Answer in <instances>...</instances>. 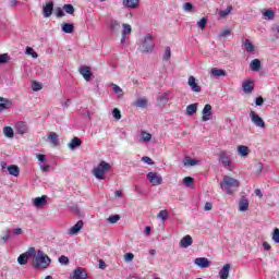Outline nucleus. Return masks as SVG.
<instances>
[{
	"instance_id": "nucleus-1",
	"label": "nucleus",
	"mask_w": 279,
	"mask_h": 279,
	"mask_svg": "<svg viewBox=\"0 0 279 279\" xmlns=\"http://www.w3.org/2000/svg\"><path fill=\"white\" fill-rule=\"evenodd\" d=\"M240 186L241 182L229 175H225L220 182V189H222L227 195H234Z\"/></svg>"
},
{
	"instance_id": "nucleus-2",
	"label": "nucleus",
	"mask_w": 279,
	"mask_h": 279,
	"mask_svg": "<svg viewBox=\"0 0 279 279\" xmlns=\"http://www.w3.org/2000/svg\"><path fill=\"white\" fill-rule=\"evenodd\" d=\"M51 265V258H49L45 252L38 251L33 255V267L34 269H47Z\"/></svg>"
},
{
	"instance_id": "nucleus-3",
	"label": "nucleus",
	"mask_w": 279,
	"mask_h": 279,
	"mask_svg": "<svg viewBox=\"0 0 279 279\" xmlns=\"http://www.w3.org/2000/svg\"><path fill=\"white\" fill-rule=\"evenodd\" d=\"M109 171H112V166L102 160L93 169V175L96 180H106V174L109 173Z\"/></svg>"
},
{
	"instance_id": "nucleus-4",
	"label": "nucleus",
	"mask_w": 279,
	"mask_h": 279,
	"mask_svg": "<svg viewBox=\"0 0 279 279\" xmlns=\"http://www.w3.org/2000/svg\"><path fill=\"white\" fill-rule=\"evenodd\" d=\"M218 160L219 162H221L225 169H230V167L232 166V159L230 158V153H228L227 150L219 151Z\"/></svg>"
},
{
	"instance_id": "nucleus-5",
	"label": "nucleus",
	"mask_w": 279,
	"mask_h": 279,
	"mask_svg": "<svg viewBox=\"0 0 279 279\" xmlns=\"http://www.w3.org/2000/svg\"><path fill=\"white\" fill-rule=\"evenodd\" d=\"M35 254H36V248L29 247L25 253L21 254L17 257L19 265H27V262L29 260V258L35 256Z\"/></svg>"
},
{
	"instance_id": "nucleus-6",
	"label": "nucleus",
	"mask_w": 279,
	"mask_h": 279,
	"mask_svg": "<svg viewBox=\"0 0 279 279\" xmlns=\"http://www.w3.org/2000/svg\"><path fill=\"white\" fill-rule=\"evenodd\" d=\"M155 46L156 44L154 43V37H151V34H147L142 44L143 51L145 53H149V51H151Z\"/></svg>"
},
{
	"instance_id": "nucleus-7",
	"label": "nucleus",
	"mask_w": 279,
	"mask_h": 279,
	"mask_svg": "<svg viewBox=\"0 0 279 279\" xmlns=\"http://www.w3.org/2000/svg\"><path fill=\"white\" fill-rule=\"evenodd\" d=\"M248 117L253 125H255V128H260V129L265 128V120H263V118H260V116H258L256 111H251L248 113Z\"/></svg>"
},
{
	"instance_id": "nucleus-8",
	"label": "nucleus",
	"mask_w": 279,
	"mask_h": 279,
	"mask_svg": "<svg viewBox=\"0 0 279 279\" xmlns=\"http://www.w3.org/2000/svg\"><path fill=\"white\" fill-rule=\"evenodd\" d=\"M146 178L153 186H160L162 184V177L158 172H148Z\"/></svg>"
},
{
	"instance_id": "nucleus-9",
	"label": "nucleus",
	"mask_w": 279,
	"mask_h": 279,
	"mask_svg": "<svg viewBox=\"0 0 279 279\" xmlns=\"http://www.w3.org/2000/svg\"><path fill=\"white\" fill-rule=\"evenodd\" d=\"M202 114V121H210L213 119V106L210 104L205 105Z\"/></svg>"
},
{
	"instance_id": "nucleus-10",
	"label": "nucleus",
	"mask_w": 279,
	"mask_h": 279,
	"mask_svg": "<svg viewBox=\"0 0 279 279\" xmlns=\"http://www.w3.org/2000/svg\"><path fill=\"white\" fill-rule=\"evenodd\" d=\"M250 210V199L246 196H241L239 201V211L247 213Z\"/></svg>"
},
{
	"instance_id": "nucleus-11",
	"label": "nucleus",
	"mask_w": 279,
	"mask_h": 279,
	"mask_svg": "<svg viewBox=\"0 0 279 279\" xmlns=\"http://www.w3.org/2000/svg\"><path fill=\"white\" fill-rule=\"evenodd\" d=\"M78 73H80L81 75H83V77H84V80H85L86 82H90V80H92V77H93V72H90V66H86V65L81 66V68L78 69Z\"/></svg>"
},
{
	"instance_id": "nucleus-12",
	"label": "nucleus",
	"mask_w": 279,
	"mask_h": 279,
	"mask_svg": "<svg viewBox=\"0 0 279 279\" xmlns=\"http://www.w3.org/2000/svg\"><path fill=\"white\" fill-rule=\"evenodd\" d=\"M82 228H84V221L82 220H78L72 228H70L68 230V234L70 236H73L75 234H78L80 233V230H82Z\"/></svg>"
},
{
	"instance_id": "nucleus-13",
	"label": "nucleus",
	"mask_w": 279,
	"mask_h": 279,
	"mask_svg": "<svg viewBox=\"0 0 279 279\" xmlns=\"http://www.w3.org/2000/svg\"><path fill=\"white\" fill-rule=\"evenodd\" d=\"M88 278V274L86 272V269L82 267H77L74 272L72 279H86Z\"/></svg>"
},
{
	"instance_id": "nucleus-14",
	"label": "nucleus",
	"mask_w": 279,
	"mask_h": 279,
	"mask_svg": "<svg viewBox=\"0 0 279 279\" xmlns=\"http://www.w3.org/2000/svg\"><path fill=\"white\" fill-rule=\"evenodd\" d=\"M195 265H197V267H201V269H206L208 267H210V260H208V258L206 257H197L194 260Z\"/></svg>"
},
{
	"instance_id": "nucleus-15",
	"label": "nucleus",
	"mask_w": 279,
	"mask_h": 279,
	"mask_svg": "<svg viewBox=\"0 0 279 279\" xmlns=\"http://www.w3.org/2000/svg\"><path fill=\"white\" fill-rule=\"evenodd\" d=\"M187 84L193 93H202V86H199L197 82H195V76H190Z\"/></svg>"
},
{
	"instance_id": "nucleus-16",
	"label": "nucleus",
	"mask_w": 279,
	"mask_h": 279,
	"mask_svg": "<svg viewBox=\"0 0 279 279\" xmlns=\"http://www.w3.org/2000/svg\"><path fill=\"white\" fill-rule=\"evenodd\" d=\"M35 208H44L47 205V196L36 197L33 199Z\"/></svg>"
},
{
	"instance_id": "nucleus-17",
	"label": "nucleus",
	"mask_w": 279,
	"mask_h": 279,
	"mask_svg": "<svg viewBox=\"0 0 279 279\" xmlns=\"http://www.w3.org/2000/svg\"><path fill=\"white\" fill-rule=\"evenodd\" d=\"M28 130L29 129L27 128V123L25 122H17L15 124V131L17 134H21V135L27 134Z\"/></svg>"
},
{
	"instance_id": "nucleus-18",
	"label": "nucleus",
	"mask_w": 279,
	"mask_h": 279,
	"mask_svg": "<svg viewBox=\"0 0 279 279\" xmlns=\"http://www.w3.org/2000/svg\"><path fill=\"white\" fill-rule=\"evenodd\" d=\"M53 14V2H48L44 8H43V15L45 19H49Z\"/></svg>"
},
{
	"instance_id": "nucleus-19",
	"label": "nucleus",
	"mask_w": 279,
	"mask_h": 279,
	"mask_svg": "<svg viewBox=\"0 0 279 279\" xmlns=\"http://www.w3.org/2000/svg\"><path fill=\"white\" fill-rule=\"evenodd\" d=\"M12 108V100L8 98L0 97V111L10 110Z\"/></svg>"
},
{
	"instance_id": "nucleus-20",
	"label": "nucleus",
	"mask_w": 279,
	"mask_h": 279,
	"mask_svg": "<svg viewBox=\"0 0 279 279\" xmlns=\"http://www.w3.org/2000/svg\"><path fill=\"white\" fill-rule=\"evenodd\" d=\"M193 245V238L191 235H185L180 241V247L186 248Z\"/></svg>"
},
{
	"instance_id": "nucleus-21",
	"label": "nucleus",
	"mask_w": 279,
	"mask_h": 279,
	"mask_svg": "<svg viewBox=\"0 0 279 279\" xmlns=\"http://www.w3.org/2000/svg\"><path fill=\"white\" fill-rule=\"evenodd\" d=\"M61 32L64 34H73V32H75V26L71 23L63 22L61 24Z\"/></svg>"
},
{
	"instance_id": "nucleus-22",
	"label": "nucleus",
	"mask_w": 279,
	"mask_h": 279,
	"mask_svg": "<svg viewBox=\"0 0 279 279\" xmlns=\"http://www.w3.org/2000/svg\"><path fill=\"white\" fill-rule=\"evenodd\" d=\"M230 264H226L219 271V277L220 279H228V277L230 276Z\"/></svg>"
},
{
	"instance_id": "nucleus-23",
	"label": "nucleus",
	"mask_w": 279,
	"mask_h": 279,
	"mask_svg": "<svg viewBox=\"0 0 279 279\" xmlns=\"http://www.w3.org/2000/svg\"><path fill=\"white\" fill-rule=\"evenodd\" d=\"M210 75H213V77H226V75H228V72H226V70L214 68L210 70Z\"/></svg>"
},
{
	"instance_id": "nucleus-24",
	"label": "nucleus",
	"mask_w": 279,
	"mask_h": 279,
	"mask_svg": "<svg viewBox=\"0 0 279 279\" xmlns=\"http://www.w3.org/2000/svg\"><path fill=\"white\" fill-rule=\"evenodd\" d=\"M48 138L53 147H58V145L60 144V140L58 138V133L56 132H50L48 135Z\"/></svg>"
},
{
	"instance_id": "nucleus-25",
	"label": "nucleus",
	"mask_w": 279,
	"mask_h": 279,
	"mask_svg": "<svg viewBox=\"0 0 279 279\" xmlns=\"http://www.w3.org/2000/svg\"><path fill=\"white\" fill-rule=\"evenodd\" d=\"M82 146V140H80L78 137H74L71 140V142L68 144V147L70 149H77V147Z\"/></svg>"
},
{
	"instance_id": "nucleus-26",
	"label": "nucleus",
	"mask_w": 279,
	"mask_h": 279,
	"mask_svg": "<svg viewBox=\"0 0 279 279\" xmlns=\"http://www.w3.org/2000/svg\"><path fill=\"white\" fill-rule=\"evenodd\" d=\"M8 171L10 173V175H14V178H19V175L21 173V168H19V166H15V165H10L8 167Z\"/></svg>"
},
{
	"instance_id": "nucleus-27",
	"label": "nucleus",
	"mask_w": 279,
	"mask_h": 279,
	"mask_svg": "<svg viewBox=\"0 0 279 279\" xmlns=\"http://www.w3.org/2000/svg\"><path fill=\"white\" fill-rule=\"evenodd\" d=\"M122 5H124V8H131V10H134L138 8V0H123Z\"/></svg>"
},
{
	"instance_id": "nucleus-28",
	"label": "nucleus",
	"mask_w": 279,
	"mask_h": 279,
	"mask_svg": "<svg viewBox=\"0 0 279 279\" xmlns=\"http://www.w3.org/2000/svg\"><path fill=\"white\" fill-rule=\"evenodd\" d=\"M242 87H243L244 93H252V90H254V82L245 81L242 84Z\"/></svg>"
},
{
	"instance_id": "nucleus-29",
	"label": "nucleus",
	"mask_w": 279,
	"mask_h": 279,
	"mask_svg": "<svg viewBox=\"0 0 279 279\" xmlns=\"http://www.w3.org/2000/svg\"><path fill=\"white\" fill-rule=\"evenodd\" d=\"M109 27H110L111 32H119L121 29V22H119L117 20H111Z\"/></svg>"
},
{
	"instance_id": "nucleus-30",
	"label": "nucleus",
	"mask_w": 279,
	"mask_h": 279,
	"mask_svg": "<svg viewBox=\"0 0 279 279\" xmlns=\"http://www.w3.org/2000/svg\"><path fill=\"white\" fill-rule=\"evenodd\" d=\"M251 71L258 72L260 71V61L258 59H254L250 63Z\"/></svg>"
},
{
	"instance_id": "nucleus-31",
	"label": "nucleus",
	"mask_w": 279,
	"mask_h": 279,
	"mask_svg": "<svg viewBox=\"0 0 279 279\" xmlns=\"http://www.w3.org/2000/svg\"><path fill=\"white\" fill-rule=\"evenodd\" d=\"M243 46L247 53H253L255 47H254V44H252L250 39H245L243 43Z\"/></svg>"
},
{
	"instance_id": "nucleus-32",
	"label": "nucleus",
	"mask_w": 279,
	"mask_h": 279,
	"mask_svg": "<svg viewBox=\"0 0 279 279\" xmlns=\"http://www.w3.org/2000/svg\"><path fill=\"white\" fill-rule=\"evenodd\" d=\"M197 112V104H192L186 107V114L193 117Z\"/></svg>"
},
{
	"instance_id": "nucleus-33",
	"label": "nucleus",
	"mask_w": 279,
	"mask_h": 279,
	"mask_svg": "<svg viewBox=\"0 0 279 279\" xmlns=\"http://www.w3.org/2000/svg\"><path fill=\"white\" fill-rule=\"evenodd\" d=\"M238 154L239 156H248L250 148L245 145H240L238 146Z\"/></svg>"
},
{
	"instance_id": "nucleus-34",
	"label": "nucleus",
	"mask_w": 279,
	"mask_h": 279,
	"mask_svg": "<svg viewBox=\"0 0 279 279\" xmlns=\"http://www.w3.org/2000/svg\"><path fill=\"white\" fill-rule=\"evenodd\" d=\"M134 106L136 108H147V99L146 98H138L135 102Z\"/></svg>"
},
{
	"instance_id": "nucleus-35",
	"label": "nucleus",
	"mask_w": 279,
	"mask_h": 279,
	"mask_svg": "<svg viewBox=\"0 0 279 279\" xmlns=\"http://www.w3.org/2000/svg\"><path fill=\"white\" fill-rule=\"evenodd\" d=\"M3 134L7 138H14V130L11 126H5L3 129Z\"/></svg>"
},
{
	"instance_id": "nucleus-36",
	"label": "nucleus",
	"mask_w": 279,
	"mask_h": 279,
	"mask_svg": "<svg viewBox=\"0 0 279 279\" xmlns=\"http://www.w3.org/2000/svg\"><path fill=\"white\" fill-rule=\"evenodd\" d=\"M183 165L185 167H195V165H197V160L196 159H192L191 157H186L184 160H183Z\"/></svg>"
},
{
	"instance_id": "nucleus-37",
	"label": "nucleus",
	"mask_w": 279,
	"mask_h": 279,
	"mask_svg": "<svg viewBox=\"0 0 279 279\" xmlns=\"http://www.w3.org/2000/svg\"><path fill=\"white\" fill-rule=\"evenodd\" d=\"M141 141H143V143H149V141H151L150 133H147L146 131H142L141 132Z\"/></svg>"
},
{
	"instance_id": "nucleus-38",
	"label": "nucleus",
	"mask_w": 279,
	"mask_h": 279,
	"mask_svg": "<svg viewBox=\"0 0 279 279\" xmlns=\"http://www.w3.org/2000/svg\"><path fill=\"white\" fill-rule=\"evenodd\" d=\"M169 217V211H167L166 209H162L159 211V214L157 215V219H161V221H167Z\"/></svg>"
},
{
	"instance_id": "nucleus-39",
	"label": "nucleus",
	"mask_w": 279,
	"mask_h": 279,
	"mask_svg": "<svg viewBox=\"0 0 279 279\" xmlns=\"http://www.w3.org/2000/svg\"><path fill=\"white\" fill-rule=\"evenodd\" d=\"M63 10L66 14H75V8L73 4H64Z\"/></svg>"
},
{
	"instance_id": "nucleus-40",
	"label": "nucleus",
	"mask_w": 279,
	"mask_h": 279,
	"mask_svg": "<svg viewBox=\"0 0 279 279\" xmlns=\"http://www.w3.org/2000/svg\"><path fill=\"white\" fill-rule=\"evenodd\" d=\"M230 12H232V5L227 7L226 10L219 11V16H221V19H226Z\"/></svg>"
},
{
	"instance_id": "nucleus-41",
	"label": "nucleus",
	"mask_w": 279,
	"mask_h": 279,
	"mask_svg": "<svg viewBox=\"0 0 279 279\" xmlns=\"http://www.w3.org/2000/svg\"><path fill=\"white\" fill-rule=\"evenodd\" d=\"M10 62V54L2 53L0 54V64H8Z\"/></svg>"
},
{
	"instance_id": "nucleus-42",
	"label": "nucleus",
	"mask_w": 279,
	"mask_h": 279,
	"mask_svg": "<svg viewBox=\"0 0 279 279\" xmlns=\"http://www.w3.org/2000/svg\"><path fill=\"white\" fill-rule=\"evenodd\" d=\"M121 220V216L120 215H111L109 216V218L107 219V221L109 223H117L118 221Z\"/></svg>"
},
{
	"instance_id": "nucleus-43",
	"label": "nucleus",
	"mask_w": 279,
	"mask_h": 279,
	"mask_svg": "<svg viewBox=\"0 0 279 279\" xmlns=\"http://www.w3.org/2000/svg\"><path fill=\"white\" fill-rule=\"evenodd\" d=\"M122 27H123V31H122L123 36H128V34H132V26L130 24H123Z\"/></svg>"
},
{
	"instance_id": "nucleus-44",
	"label": "nucleus",
	"mask_w": 279,
	"mask_h": 279,
	"mask_svg": "<svg viewBox=\"0 0 279 279\" xmlns=\"http://www.w3.org/2000/svg\"><path fill=\"white\" fill-rule=\"evenodd\" d=\"M264 16H266V19H268V21H274L276 13H274L272 10H266L264 12Z\"/></svg>"
},
{
	"instance_id": "nucleus-45",
	"label": "nucleus",
	"mask_w": 279,
	"mask_h": 279,
	"mask_svg": "<svg viewBox=\"0 0 279 279\" xmlns=\"http://www.w3.org/2000/svg\"><path fill=\"white\" fill-rule=\"evenodd\" d=\"M206 23H208V19L207 17H203L197 22V25L199 27V29H206Z\"/></svg>"
},
{
	"instance_id": "nucleus-46",
	"label": "nucleus",
	"mask_w": 279,
	"mask_h": 279,
	"mask_svg": "<svg viewBox=\"0 0 279 279\" xmlns=\"http://www.w3.org/2000/svg\"><path fill=\"white\" fill-rule=\"evenodd\" d=\"M26 53L27 56H32L34 59L38 58V52L34 51V48L32 47H26Z\"/></svg>"
},
{
	"instance_id": "nucleus-47",
	"label": "nucleus",
	"mask_w": 279,
	"mask_h": 279,
	"mask_svg": "<svg viewBox=\"0 0 279 279\" xmlns=\"http://www.w3.org/2000/svg\"><path fill=\"white\" fill-rule=\"evenodd\" d=\"M32 90H34L35 93H38V90H43V84L38 83V82H33L32 84Z\"/></svg>"
},
{
	"instance_id": "nucleus-48",
	"label": "nucleus",
	"mask_w": 279,
	"mask_h": 279,
	"mask_svg": "<svg viewBox=\"0 0 279 279\" xmlns=\"http://www.w3.org/2000/svg\"><path fill=\"white\" fill-rule=\"evenodd\" d=\"M272 241H274L275 243H279V229H278V228L274 229V232H272Z\"/></svg>"
},
{
	"instance_id": "nucleus-49",
	"label": "nucleus",
	"mask_w": 279,
	"mask_h": 279,
	"mask_svg": "<svg viewBox=\"0 0 279 279\" xmlns=\"http://www.w3.org/2000/svg\"><path fill=\"white\" fill-rule=\"evenodd\" d=\"M193 182H194V179L191 178V177H185V178L183 179V184H184L185 186H191V185H193Z\"/></svg>"
},
{
	"instance_id": "nucleus-50",
	"label": "nucleus",
	"mask_w": 279,
	"mask_h": 279,
	"mask_svg": "<svg viewBox=\"0 0 279 279\" xmlns=\"http://www.w3.org/2000/svg\"><path fill=\"white\" fill-rule=\"evenodd\" d=\"M230 34H232V32L230 29H223L222 32H220V34L218 35L219 38H228V36H230Z\"/></svg>"
},
{
	"instance_id": "nucleus-51",
	"label": "nucleus",
	"mask_w": 279,
	"mask_h": 279,
	"mask_svg": "<svg viewBox=\"0 0 279 279\" xmlns=\"http://www.w3.org/2000/svg\"><path fill=\"white\" fill-rule=\"evenodd\" d=\"M112 117L116 118L117 121H120L121 119V111L117 108L112 110Z\"/></svg>"
},
{
	"instance_id": "nucleus-52",
	"label": "nucleus",
	"mask_w": 279,
	"mask_h": 279,
	"mask_svg": "<svg viewBox=\"0 0 279 279\" xmlns=\"http://www.w3.org/2000/svg\"><path fill=\"white\" fill-rule=\"evenodd\" d=\"M125 263H132L134 260V255L132 253H126L124 255Z\"/></svg>"
},
{
	"instance_id": "nucleus-53",
	"label": "nucleus",
	"mask_w": 279,
	"mask_h": 279,
	"mask_svg": "<svg viewBox=\"0 0 279 279\" xmlns=\"http://www.w3.org/2000/svg\"><path fill=\"white\" fill-rule=\"evenodd\" d=\"M171 58V48L167 47L163 54V60H169Z\"/></svg>"
},
{
	"instance_id": "nucleus-54",
	"label": "nucleus",
	"mask_w": 279,
	"mask_h": 279,
	"mask_svg": "<svg viewBox=\"0 0 279 279\" xmlns=\"http://www.w3.org/2000/svg\"><path fill=\"white\" fill-rule=\"evenodd\" d=\"M59 263L60 265H69V257L62 255L61 257H59Z\"/></svg>"
},
{
	"instance_id": "nucleus-55",
	"label": "nucleus",
	"mask_w": 279,
	"mask_h": 279,
	"mask_svg": "<svg viewBox=\"0 0 279 279\" xmlns=\"http://www.w3.org/2000/svg\"><path fill=\"white\" fill-rule=\"evenodd\" d=\"M159 99L162 104H167L169 101V94H162L161 96H159Z\"/></svg>"
},
{
	"instance_id": "nucleus-56",
	"label": "nucleus",
	"mask_w": 279,
	"mask_h": 279,
	"mask_svg": "<svg viewBox=\"0 0 279 279\" xmlns=\"http://www.w3.org/2000/svg\"><path fill=\"white\" fill-rule=\"evenodd\" d=\"M112 89L114 90V93H117V95H121V93H123V89L121 87H119V85L117 84H112Z\"/></svg>"
},
{
	"instance_id": "nucleus-57",
	"label": "nucleus",
	"mask_w": 279,
	"mask_h": 279,
	"mask_svg": "<svg viewBox=\"0 0 279 279\" xmlns=\"http://www.w3.org/2000/svg\"><path fill=\"white\" fill-rule=\"evenodd\" d=\"M183 10H185V12H191L193 10V4L191 2L184 3Z\"/></svg>"
},
{
	"instance_id": "nucleus-58",
	"label": "nucleus",
	"mask_w": 279,
	"mask_h": 279,
	"mask_svg": "<svg viewBox=\"0 0 279 279\" xmlns=\"http://www.w3.org/2000/svg\"><path fill=\"white\" fill-rule=\"evenodd\" d=\"M263 104H265L263 96H259L255 99V106H263Z\"/></svg>"
},
{
	"instance_id": "nucleus-59",
	"label": "nucleus",
	"mask_w": 279,
	"mask_h": 279,
	"mask_svg": "<svg viewBox=\"0 0 279 279\" xmlns=\"http://www.w3.org/2000/svg\"><path fill=\"white\" fill-rule=\"evenodd\" d=\"M56 16L62 19V16H64V10H62V8H57Z\"/></svg>"
},
{
	"instance_id": "nucleus-60",
	"label": "nucleus",
	"mask_w": 279,
	"mask_h": 279,
	"mask_svg": "<svg viewBox=\"0 0 279 279\" xmlns=\"http://www.w3.org/2000/svg\"><path fill=\"white\" fill-rule=\"evenodd\" d=\"M40 169H41V171H44L45 173H48V171H50V169H51V166H50V165H47V163H44V165H40Z\"/></svg>"
},
{
	"instance_id": "nucleus-61",
	"label": "nucleus",
	"mask_w": 279,
	"mask_h": 279,
	"mask_svg": "<svg viewBox=\"0 0 279 279\" xmlns=\"http://www.w3.org/2000/svg\"><path fill=\"white\" fill-rule=\"evenodd\" d=\"M142 160H143V162H145L146 165H154V160L151 159V158H149V157H147V156H144L143 158H142Z\"/></svg>"
},
{
	"instance_id": "nucleus-62",
	"label": "nucleus",
	"mask_w": 279,
	"mask_h": 279,
	"mask_svg": "<svg viewBox=\"0 0 279 279\" xmlns=\"http://www.w3.org/2000/svg\"><path fill=\"white\" fill-rule=\"evenodd\" d=\"M10 239V230H7L5 231V235L2 236V241L3 243H8V240Z\"/></svg>"
},
{
	"instance_id": "nucleus-63",
	"label": "nucleus",
	"mask_w": 279,
	"mask_h": 279,
	"mask_svg": "<svg viewBox=\"0 0 279 279\" xmlns=\"http://www.w3.org/2000/svg\"><path fill=\"white\" fill-rule=\"evenodd\" d=\"M36 158L39 160V162H45L46 157L43 154H37Z\"/></svg>"
},
{
	"instance_id": "nucleus-64",
	"label": "nucleus",
	"mask_w": 279,
	"mask_h": 279,
	"mask_svg": "<svg viewBox=\"0 0 279 279\" xmlns=\"http://www.w3.org/2000/svg\"><path fill=\"white\" fill-rule=\"evenodd\" d=\"M204 210H213V203L207 202V203L205 204Z\"/></svg>"
}]
</instances>
